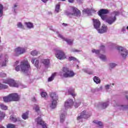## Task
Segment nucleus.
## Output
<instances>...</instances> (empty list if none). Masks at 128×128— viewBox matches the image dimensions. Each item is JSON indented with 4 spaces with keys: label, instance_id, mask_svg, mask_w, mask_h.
I'll return each mask as SVG.
<instances>
[{
    "label": "nucleus",
    "instance_id": "obj_35",
    "mask_svg": "<svg viewBox=\"0 0 128 128\" xmlns=\"http://www.w3.org/2000/svg\"><path fill=\"white\" fill-rule=\"evenodd\" d=\"M126 108H128V106L121 105L120 106V110H124Z\"/></svg>",
    "mask_w": 128,
    "mask_h": 128
},
{
    "label": "nucleus",
    "instance_id": "obj_31",
    "mask_svg": "<svg viewBox=\"0 0 128 128\" xmlns=\"http://www.w3.org/2000/svg\"><path fill=\"white\" fill-rule=\"evenodd\" d=\"M68 94H70L71 96H73V98H74L76 96V93H74V90H72V92L68 91Z\"/></svg>",
    "mask_w": 128,
    "mask_h": 128
},
{
    "label": "nucleus",
    "instance_id": "obj_26",
    "mask_svg": "<svg viewBox=\"0 0 128 128\" xmlns=\"http://www.w3.org/2000/svg\"><path fill=\"white\" fill-rule=\"evenodd\" d=\"M4 14V6L2 4H0V18Z\"/></svg>",
    "mask_w": 128,
    "mask_h": 128
},
{
    "label": "nucleus",
    "instance_id": "obj_3",
    "mask_svg": "<svg viewBox=\"0 0 128 128\" xmlns=\"http://www.w3.org/2000/svg\"><path fill=\"white\" fill-rule=\"evenodd\" d=\"M66 14L68 16H78L80 18L82 16V12L80 10H78L75 7H71L70 9L66 12Z\"/></svg>",
    "mask_w": 128,
    "mask_h": 128
},
{
    "label": "nucleus",
    "instance_id": "obj_33",
    "mask_svg": "<svg viewBox=\"0 0 128 128\" xmlns=\"http://www.w3.org/2000/svg\"><path fill=\"white\" fill-rule=\"evenodd\" d=\"M64 122V114H61L60 116V122Z\"/></svg>",
    "mask_w": 128,
    "mask_h": 128
},
{
    "label": "nucleus",
    "instance_id": "obj_7",
    "mask_svg": "<svg viewBox=\"0 0 128 128\" xmlns=\"http://www.w3.org/2000/svg\"><path fill=\"white\" fill-rule=\"evenodd\" d=\"M3 84H7L10 86H12V88H18V84L12 79L4 80H3Z\"/></svg>",
    "mask_w": 128,
    "mask_h": 128
},
{
    "label": "nucleus",
    "instance_id": "obj_20",
    "mask_svg": "<svg viewBox=\"0 0 128 128\" xmlns=\"http://www.w3.org/2000/svg\"><path fill=\"white\" fill-rule=\"evenodd\" d=\"M58 73L56 72H54L53 73L51 76L50 77L48 78V82H52V80H54V78L56 77V76Z\"/></svg>",
    "mask_w": 128,
    "mask_h": 128
},
{
    "label": "nucleus",
    "instance_id": "obj_18",
    "mask_svg": "<svg viewBox=\"0 0 128 128\" xmlns=\"http://www.w3.org/2000/svg\"><path fill=\"white\" fill-rule=\"evenodd\" d=\"M6 118V112L0 110V122H2V120H4Z\"/></svg>",
    "mask_w": 128,
    "mask_h": 128
},
{
    "label": "nucleus",
    "instance_id": "obj_52",
    "mask_svg": "<svg viewBox=\"0 0 128 128\" xmlns=\"http://www.w3.org/2000/svg\"><path fill=\"white\" fill-rule=\"evenodd\" d=\"M68 2H70L71 4H72L74 2V0H68Z\"/></svg>",
    "mask_w": 128,
    "mask_h": 128
},
{
    "label": "nucleus",
    "instance_id": "obj_44",
    "mask_svg": "<svg viewBox=\"0 0 128 128\" xmlns=\"http://www.w3.org/2000/svg\"><path fill=\"white\" fill-rule=\"evenodd\" d=\"M8 88V85L2 84V90Z\"/></svg>",
    "mask_w": 128,
    "mask_h": 128
},
{
    "label": "nucleus",
    "instance_id": "obj_43",
    "mask_svg": "<svg viewBox=\"0 0 128 128\" xmlns=\"http://www.w3.org/2000/svg\"><path fill=\"white\" fill-rule=\"evenodd\" d=\"M0 76V78H6V73L1 72Z\"/></svg>",
    "mask_w": 128,
    "mask_h": 128
},
{
    "label": "nucleus",
    "instance_id": "obj_47",
    "mask_svg": "<svg viewBox=\"0 0 128 128\" xmlns=\"http://www.w3.org/2000/svg\"><path fill=\"white\" fill-rule=\"evenodd\" d=\"M72 52H80V50H78L76 49H72Z\"/></svg>",
    "mask_w": 128,
    "mask_h": 128
},
{
    "label": "nucleus",
    "instance_id": "obj_51",
    "mask_svg": "<svg viewBox=\"0 0 128 128\" xmlns=\"http://www.w3.org/2000/svg\"><path fill=\"white\" fill-rule=\"evenodd\" d=\"M105 88H106V90H108V88H110V85L107 84L105 86Z\"/></svg>",
    "mask_w": 128,
    "mask_h": 128
},
{
    "label": "nucleus",
    "instance_id": "obj_57",
    "mask_svg": "<svg viewBox=\"0 0 128 128\" xmlns=\"http://www.w3.org/2000/svg\"><path fill=\"white\" fill-rule=\"evenodd\" d=\"M16 6H18V5H16V4H15L14 5V8H16Z\"/></svg>",
    "mask_w": 128,
    "mask_h": 128
},
{
    "label": "nucleus",
    "instance_id": "obj_55",
    "mask_svg": "<svg viewBox=\"0 0 128 128\" xmlns=\"http://www.w3.org/2000/svg\"><path fill=\"white\" fill-rule=\"evenodd\" d=\"M48 0H42V2H48Z\"/></svg>",
    "mask_w": 128,
    "mask_h": 128
},
{
    "label": "nucleus",
    "instance_id": "obj_12",
    "mask_svg": "<svg viewBox=\"0 0 128 128\" xmlns=\"http://www.w3.org/2000/svg\"><path fill=\"white\" fill-rule=\"evenodd\" d=\"M93 26L96 30H98L100 28V21L98 19L93 18L92 19Z\"/></svg>",
    "mask_w": 128,
    "mask_h": 128
},
{
    "label": "nucleus",
    "instance_id": "obj_36",
    "mask_svg": "<svg viewBox=\"0 0 128 128\" xmlns=\"http://www.w3.org/2000/svg\"><path fill=\"white\" fill-rule=\"evenodd\" d=\"M92 52L96 54H100V50H96V49H93L92 50Z\"/></svg>",
    "mask_w": 128,
    "mask_h": 128
},
{
    "label": "nucleus",
    "instance_id": "obj_37",
    "mask_svg": "<svg viewBox=\"0 0 128 128\" xmlns=\"http://www.w3.org/2000/svg\"><path fill=\"white\" fill-rule=\"evenodd\" d=\"M108 106V102H104L102 104V108H106Z\"/></svg>",
    "mask_w": 128,
    "mask_h": 128
},
{
    "label": "nucleus",
    "instance_id": "obj_32",
    "mask_svg": "<svg viewBox=\"0 0 128 128\" xmlns=\"http://www.w3.org/2000/svg\"><path fill=\"white\" fill-rule=\"evenodd\" d=\"M60 4H57L56 6L55 12H60Z\"/></svg>",
    "mask_w": 128,
    "mask_h": 128
},
{
    "label": "nucleus",
    "instance_id": "obj_53",
    "mask_svg": "<svg viewBox=\"0 0 128 128\" xmlns=\"http://www.w3.org/2000/svg\"><path fill=\"white\" fill-rule=\"evenodd\" d=\"M62 24L64 26H68V24L62 23Z\"/></svg>",
    "mask_w": 128,
    "mask_h": 128
},
{
    "label": "nucleus",
    "instance_id": "obj_58",
    "mask_svg": "<svg viewBox=\"0 0 128 128\" xmlns=\"http://www.w3.org/2000/svg\"><path fill=\"white\" fill-rule=\"evenodd\" d=\"M93 74L92 72H90L88 73V74Z\"/></svg>",
    "mask_w": 128,
    "mask_h": 128
},
{
    "label": "nucleus",
    "instance_id": "obj_1",
    "mask_svg": "<svg viewBox=\"0 0 128 128\" xmlns=\"http://www.w3.org/2000/svg\"><path fill=\"white\" fill-rule=\"evenodd\" d=\"M20 97L17 93H12L7 96L3 97V100L4 102H18Z\"/></svg>",
    "mask_w": 128,
    "mask_h": 128
},
{
    "label": "nucleus",
    "instance_id": "obj_11",
    "mask_svg": "<svg viewBox=\"0 0 128 128\" xmlns=\"http://www.w3.org/2000/svg\"><path fill=\"white\" fill-rule=\"evenodd\" d=\"M117 50L119 52H121L122 56L124 58H126V56H128V50H126V49L124 48L122 46L118 47Z\"/></svg>",
    "mask_w": 128,
    "mask_h": 128
},
{
    "label": "nucleus",
    "instance_id": "obj_23",
    "mask_svg": "<svg viewBox=\"0 0 128 128\" xmlns=\"http://www.w3.org/2000/svg\"><path fill=\"white\" fill-rule=\"evenodd\" d=\"M93 80L96 84H100V79L98 77L94 76Z\"/></svg>",
    "mask_w": 128,
    "mask_h": 128
},
{
    "label": "nucleus",
    "instance_id": "obj_61",
    "mask_svg": "<svg viewBox=\"0 0 128 128\" xmlns=\"http://www.w3.org/2000/svg\"><path fill=\"white\" fill-rule=\"evenodd\" d=\"M0 48H1V50H2V46H0Z\"/></svg>",
    "mask_w": 128,
    "mask_h": 128
},
{
    "label": "nucleus",
    "instance_id": "obj_10",
    "mask_svg": "<svg viewBox=\"0 0 128 128\" xmlns=\"http://www.w3.org/2000/svg\"><path fill=\"white\" fill-rule=\"evenodd\" d=\"M56 56L58 60H64L66 58V54L62 50H57L56 51Z\"/></svg>",
    "mask_w": 128,
    "mask_h": 128
},
{
    "label": "nucleus",
    "instance_id": "obj_15",
    "mask_svg": "<svg viewBox=\"0 0 128 128\" xmlns=\"http://www.w3.org/2000/svg\"><path fill=\"white\" fill-rule=\"evenodd\" d=\"M106 22H107L108 24H114V22H116V16L114 17H110L108 18H106V20H105Z\"/></svg>",
    "mask_w": 128,
    "mask_h": 128
},
{
    "label": "nucleus",
    "instance_id": "obj_34",
    "mask_svg": "<svg viewBox=\"0 0 128 128\" xmlns=\"http://www.w3.org/2000/svg\"><path fill=\"white\" fill-rule=\"evenodd\" d=\"M31 54L33 56H38V52L36 50H34L31 52Z\"/></svg>",
    "mask_w": 128,
    "mask_h": 128
},
{
    "label": "nucleus",
    "instance_id": "obj_8",
    "mask_svg": "<svg viewBox=\"0 0 128 128\" xmlns=\"http://www.w3.org/2000/svg\"><path fill=\"white\" fill-rule=\"evenodd\" d=\"M14 56H18L20 54H22L26 52V49L22 47H18L14 49Z\"/></svg>",
    "mask_w": 128,
    "mask_h": 128
},
{
    "label": "nucleus",
    "instance_id": "obj_50",
    "mask_svg": "<svg viewBox=\"0 0 128 128\" xmlns=\"http://www.w3.org/2000/svg\"><path fill=\"white\" fill-rule=\"evenodd\" d=\"M80 104H74V106H75V108H78V106H80Z\"/></svg>",
    "mask_w": 128,
    "mask_h": 128
},
{
    "label": "nucleus",
    "instance_id": "obj_4",
    "mask_svg": "<svg viewBox=\"0 0 128 128\" xmlns=\"http://www.w3.org/2000/svg\"><path fill=\"white\" fill-rule=\"evenodd\" d=\"M20 68L22 72L28 74L30 70V65L28 64V61H22L20 62Z\"/></svg>",
    "mask_w": 128,
    "mask_h": 128
},
{
    "label": "nucleus",
    "instance_id": "obj_54",
    "mask_svg": "<svg viewBox=\"0 0 128 128\" xmlns=\"http://www.w3.org/2000/svg\"><path fill=\"white\" fill-rule=\"evenodd\" d=\"M0 90H2V84H0Z\"/></svg>",
    "mask_w": 128,
    "mask_h": 128
},
{
    "label": "nucleus",
    "instance_id": "obj_38",
    "mask_svg": "<svg viewBox=\"0 0 128 128\" xmlns=\"http://www.w3.org/2000/svg\"><path fill=\"white\" fill-rule=\"evenodd\" d=\"M48 96V94H46V92H42L41 93V96L42 98H46V96Z\"/></svg>",
    "mask_w": 128,
    "mask_h": 128
},
{
    "label": "nucleus",
    "instance_id": "obj_48",
    "mask_svg": "<svg viewBox=\"0 0 128 128\" xmlns=\"http://www.w3.org/2000/svg\"><path fill=\"white\" fill-rule=\"evenodd\" d=\"M82 118H84L80 114V116H78L77 117V120H82Z\"/></svg>",
    "mask_w": 128,
    "mask_h": 128
},
{
    "label": "nucleus",
    "instance_id": "obj_62",
    "mask_svg": "<svg viewBox=\"0 0 128 128\" xmlns=\"http://www.w3.org/2000/svg\"><path fill=\"white\" fill-rule=\"evenodd\" d=\"M112 86H114V84L112 83Z\"/></svg>",
    "mask_w": 128,
    "mask_h": 128
},
{
    "label": "nucleus",
    "instance_id": "obj_2",
    "mask_svg": "<svg viewBox=\"0 0 128 128\" xmlns=\"http://www.w3.org/2000/svg\"><path fill=\"white\" fill-rule=\"evenodd\" d=\"M62 72L64 74H62V72H60V76H64V78H72L73 76H74L76 74L74 71L70 70L67 67H63Z\"/></svg>",
    "mask_w": 128,
    "mask_h": 128
},
{
    "label": "nucleus",
    "instance_id": "obj_49",
    "mask_svg": "<svg viewBox=\"0 0 128 128\" xmlns=\"http://www.w3.org/2000/svg\"><path fill=\"white\" fill-rule=\"evenodd\" d=\"M15 70L16 72H19L20 70V66H17L15 68Z\"/></svg>",
    "mask_w": 128,
    "mask_h": 128
},
{
    "label": "nucleus",
    "instance_id": "obj_25",
    "mask_svg": "<svg viewBox=\"0 0 128 128\" xmlns=\"http://www.w3.org/2000/svg\"><path fill=\"white\" fill-rule=\"evenodd\" d=\"M0 108H1V110H8V106L2 104H0Z\"/></svg>",
    "mask_w": 128,
    "mask_h": 128
},
{
    "label": "nucleus",
    "instance_id": "obj_63",
    "mask_svg": "<svg viewBox=\"0 0 128 128\" xmlns=\"http://www.w3.org/2000/svg\"><path fill=\"white\" fill-rule=\"evenodd\" d=\"M77 66L78 68V65H77Z\"/></svg>",
    "mask_w": 128,
    "mask_h": 128
},
{
    "label": "nucleus",
    "instance_id": "obj_28",
    "mask_svg": "<svg viewBox=\"0 0 128 128\" xmlns=\"http://www.w3.org/2000/svg\"><path fill=\"white\" fill-rule=\"evenodd\" d=\"M16 124H8L6 125V128H16Z\"/></svg>",
    "mask_w": 128,
    "mask_h": 128
},
{
    "label": "nucleus",
    "instance_id": "obj_13",
    "mask_svg": "<svg viewBox=\"0 0 128 128\" xmlns=\"http://www.w3.org/2000/svg\"><path fill=\"white\" fill-rule=\"evenodd\" d=\"M72 106H74V100L72 99L68 100L65 102L64 106L66 108H72Z\"/></svg>",
    "mask_w": 128,
    "mask_h": 128
},
{
    "label": "nucleus",
    "instance_id": "obj_22",
    "mask_svg": "<svg viewBox=\"0 0 128 128\" xmlns=\"http://www.w3.org/2000/svg\"><path fill=\"white\" fill-rule=\"evenodd\" d=\"M22 118L23 120H28V112H26L22 114Z\"/></svg>",
    "mask_w": 128,
    "mask_h": 128
},
{
    "label": "nucleus",
    "instance_id": "obj_40",
    "mask_svg": "<svg viewBox=\"0 0 128 128\" xmlns=\"http://www.w3.org/2000/svg\"><path fill=\"white\" fill-rule=\"evenodd\" d=\"M69 60L72 61V60H74L76 61V58L74 57V56H70L68 58Z\"/></svg>",
    "mask_w": 128,
    "mask_h": 128
},
{
    "label": "nucleus",
    "instance_id": "obj_41",
    "mask_svg": "<svg viewBox=\"0 0 128 128\" xmlns=\"http://www.w3.org/2000/svg\"><path fill=\"white\" fill-rule=\"evenodd\" d=\"M6 61H4V62H0V66H6Z\"/></svg>",
    "mask_w": 128,
    "mask_h": 128
},
{
    "label": "nucleus",
    "instance_id": "obj_16",
    "mask_svg": "<svg viewBox=\"0 0 128 128\" xmlns=\"http://www.w3.org/2000/svg\"><path fill=\"white\" fill-rule=\"evenodd\" d=\"M59 38H62L63 40L66 42L67 44H70V46H72V42H74V40L66 38H64V36L62 35L59 34Z\"/></svg>",
    "mask_w": 128,
    "mask_h": 128
},
{
    "label": "nucleus",
    "instance_id": "obj_21",
    "mask_svg": "<svg viewBox=\"0 0 128 128\" xmlns=\"http://www.w3.org/2000/svg\"><path fill=\"white\" fill-rule=\"evenodd\" d=\"M25 24L28 28H34V24L30 22H26Z\"/></svg>",
    "mask_w": 128,
    "mask_h": 128
},
{
    "label": "nucleus",
    "instance_id": "obj_60",
    "mask_svg": "<svg viewBox=\"0 0 128 128\" xmlns=\"http://www.w3.org/2000/svg\"><path fill=\"white\" fill-rule=\"evenodd\" d=\"M16 64H18V61H16Z\"/></svg>",
    "mask_w": 128,
    "mask_h": 128
},
{
    "label": "nucleus",
    "instance_id": "obj_9",
    "mask_svg": "<svg viewBox=\"0 0 128 128\" xmlns=\"http://www.w3.org/2000/svg\"><path fill=\"white\" fill-rule=\"evenodd\" d=\"M35 122L37 123V124L42 126V128H48V124L42 120V117H38L35 119Z\"/></svg>",
    "mask_w": 128,
    "mask_h": 128
},
{
    "label": "nucleus",
    "instance_id": "obj_45",
    "mask_svg": "<svg viewBox=\"0 0 128 128\" xmlns=\"http://www.w3.org/2000/svg\"><path fill=\"white\" fill-rule=\"evenodd\" d=\"M114 14L115 18H116V16H118V14H120V13L116 11H114L113 12Z\"/></svg>",
    "mask_w": 128,
    "mask_h": 128
},
{
    "label": "nucleus",
    "instance_id": "obj_46",
    "mask_svg": "<svg viewBox=\"0 0 128 128\" xmlns=\"http://www.w3.org/2000/svg\"><path fill=\"white\" fill-rule=\"evenodd\" d=\"M100 58L101 60H106V56H104V55H101L100 56Z\"/></svg>",
    "mask_w": 128,
    "mask_h": 128
},
{
    "label": "nucleus",
    "instance_id": "obj_6",
    "mask_svg": "<svg viewBox=\"0 0 128 128\" xmlns=\"http://www.w3.org/2000/svg\"><path fill=\"white\" fill-rule=\"evenodd\" d=\"M108 12H110L106 9H101L98 12V14L102 20H106L107 18L106 14H108Z\"/></svg>",
    "mask_w": 128,
    "mask_h": 128
},
{
    "label": "nucleus",
    "instance_id": "obj_30",
    "mask_svg": "<svg viewBox=\"0 0 128 128\" xmlns=\"http://www.w3.org/2000/svg\"><path fill=\"white\" fill-rule=\"evenodd\" d=\"M17 26L20 28H22V30H24V24H22L20 22L18 23Z\"/></svg>",
    "mask_w": 128,
    "mask_h": 128
},
{
    "label": "nucleus",
    "instance_id": "obj_14",
    "mask_svg": "<svg viewBox=\"0 0 128 128\" xmlns=\"http://www.w3.org/2000/svg\"><path fill=\"white\" fill-rule=\"evenodd\" d=\"M97 30L99 34H104V32H106L108 31V26L105 24H103L100 29H98Z\"/></svg>",
    "mask_w": 128,
    "mask_h": 128
},
{
    "label": "nucleus",
    "instance_id": "obj_59",
    "mask_svg": "<svg viewBox=\"0 0 128 128\" xmlns=\"http://www.w3.org/2000/svg\"><path fill=\"white\" fill-rule=\"evenodd\" d=\"M62 2H66V0H61Z\"/></svg>",
    "mask_w": 128,
    "mask_h": 128
},
{
    "label": "nucleus",
    "instance_id": "obj_24",
    "mask_svg": "<svg viewBox=\"0 0 128 128\" xmlns=\"http://www.w3.org/2000/svg\"><path fill=\"white\" fill-rule=\"evenodd\" d=\"M42 62L45 66H48V64H50V59H44L42 60Z\"/></svg>",
    "mask_w": 128,
    "mask_h": 128
},
{
    "label": "nucleus",
    "instance_id": "obj_56",
    "mask_svg": "<svg viewBox=\"0 0 128 128\" xmlns=\"http://www.w3.org/2000/svg\"><path fill=\"white\" fill-rule=\"evenodd\" d=\"M0 128H4V126H0Z\"/></svg>",
    "mask_w": 128,
    "mask_h": 128
},
{
    "label": "nucleus",
    "instance_id": "obj_27",
    "mask_svg": "<svg viewBox=\"0 0 128 128\" xmlns=\"http://www.w3.org/2000/svg\"><path fill=\"white\" fill-rule=\"evenodd\" d=\"M10 120L12 122H18V118H16L14 116H10Z\"/></svg>",
    "mask_w": 128,
    "mask_h": 128
},
{
    "label": "nucleus",
    "instance_id": "obj_17",
    "mask_svg": "<svg viewBox=\"0 0 128 128\" xmlns=\"http://www.w3.org/2000/svg\"><path fill=\"white\" fill-rule=\"evenodd\" d=\"M31 62L32 64H34V66L36 68H38V64H40V62L36 58H32V59Z\"/></svg>",
    "mask_w": 128,
    "mask_h": 128
},
{
    "label": "nucleus",
    "instance_id": "obj_5",
    "mask_svg": "<svg viewBox=\"0 0 128 128\" xmlns=\"http://www.w3.org/2000/svg\"><path fill=\"white\" fill-rule=\"evenodd\" d=\"M50 96L52 100V104L50 105V108H56L58 104L57 102L58 100V96L56 93L54 92L50 93Z\"/></svg>",
    "mask_w": 128,
    "mask_h": 128
},
{
    "label": "nucleus",
    "instance_id": "obj_42",
    "mask_svg": "<svg viewBox=\"0 0 128 128\" xmlns=\"http://www.w3.org/2000/svg\"><path fill=\"white\" fill-rule=\"evenodd\" d=\"M116 64L114 63H111L110 64V67L111 68H114L116 67Z\"/></svg>",
    "mask_w": 128,
    "mask_h": 128
},
{
    "label": "nucleus",
    "instance_id": "obj_39",
    "mask_svg": "<svg viewBox=\"0 0 128 128\" xmlns=\"http://www.w3.org/2000/svg\"><path fill=\"white\" fill-rule=\"evenodd\" d=\"M34 110H35L36 112H40V107H38V105H35Z\"/></svg>",
    "mask_w": 128,
    "mask_h": 128
},
{
    "label": "nucleus",
    "instance_id": "obj_19",
    "mask_svg": "<svg viewBox=\"0 0 128 128\" xmlns=\"http://www.w3.org/2000/svg\"><path fill=\"white\" fill-rule=\"evenodd\" d=\"M80 115L82 116V117L84 118H88V114H86V111L84 110L80 113Z\"/></svg>",
    "mask_w": 128,
    "mask_h": 128
},
{
    "label": "nucleus",
    "instance_id": "obj_29",
    "mask_svg": "<svg viewBox=\"0 0 128 128\" xmlns=\"http://www.w3.org/2000/svg\"><path fill=\"white\" fill-rule=\"evenodd\" d=\"M93 122H94V124H98V126H104V125L102 124V122L100 121L96 122V120H94L93 121Z\"/></svg>",
    "mask_w": 128,
    "mask_h": 128
},
{
    "label": "nucleus",
    "instance_id": "obj_64",
    "mask_svg": "<svg viewBox=\"0 0 128 128\" xmlns=\"http://www.w3.org/2000/svg\"><path fill=\"white\" fill-rule=\"evenodd\" d=\"M103 46L104 48V46Z\"/></svg>",
    "mask_w": 128,
    "mask_h": 128
}]
</instances>
